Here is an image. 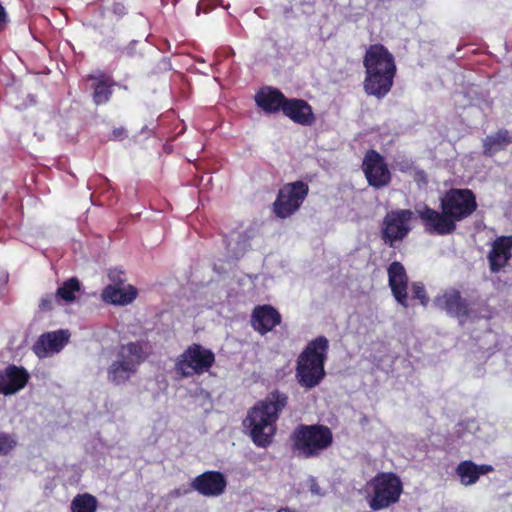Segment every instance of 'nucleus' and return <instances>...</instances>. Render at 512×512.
I'll use <instances>...</instances> for the list:
<instances>
[{"mask_svg":"<svg viewBox=\"0 0 512 512\" xmlns=\"http://www.w3.org/2000/svg\"><path fill=\"white\" fill-rule=\"evenodd\" d=\"M440 211L423 204L416 209L424 230L430 235L447 236L457 223L469 218L478 207L476 195L468 188H451L439 198Z\"/></svg>","mask_w":512,"mask_h":512,"instance_id":"obj_1","label":"nucleus"},{"mask_svg":"<svg viewBox=\"0 0 512 512\" xmlns=\"http://www.w3.org/2000/svg\"><path fill=\"white\" fill-rule=\"evenodd\" d=\"M288 395L275 389L258 400L247 412L243 425L252 442L259 448H267L277 433V422L288 405Z\"/></svg>","mask_w":512,"mask_h":512,"instance_id":"obj_2","label":"nucleus"},{"mask_svg":"<svg viewBox=\"0 0 512 512\" xmlns=\"http://www.w3.org/2000/svg\"><path fill=\"white\" fill-rule=\"evenodd\" d=\"M363 90L378 100L386 97L394 84L397 66L393 54L380 43L371 44L363 57Z\"/></svg>","mask_w":512,"mask_h":512,"instance_id":"obj_3","label":"nucleus"},{"mask_svg":"<svg viewBox=\"0 0 512 512\" xmlns=\"http://www.w3.org/2000/svg\"><path fill=\"white\" fill-rule=\"evenodd\" d=\"M329 341L325 336L308 342L296 360L295 377L305 389L318 386L326 376L325 362L328 358Z\"/></svg>","mask_w":512,"mask_h":512,"instance_id":"obj_4","label":"nucleus"},{"mask_svg":"<svg viewBox=\"0 0 512 512\" xmlns=\"http://www.w3.org/2000/svg\"><path fill=\"white\" fill-rule=\"evenodd\" d=\"M295 455L304 459L317 458L333 444L332 430L323 424H299L290 435Z\"/></svg>","mask_w":512,"mask_h":512,"instance_id":"obj_5","label":"nucleus"},{"mask_svg":"<svg viewBox=\"0 0 512 512\" xmlns=\"http://www.w3.org/2000/svg\"><path fill=\"white\" fill-rule=\"evenodd\" d=\"M369 507L373 511L386 509L397 503L403 492V483L394 472H378L369 482Z\"/></svg>","mask_w":512,"mask_h":512,"instance_id":"obj_6","label":"nucleus"},{"mask_svg":"<svg viewBox=\"0 0 512 512\" xmlns=\"http://www.w3.org/2000/svg\"><path fill=\"white\" fill-rule=\"evenodd\" d=\"M215 364V354L201 344L193 343L175 361L174 370L180 378L202 375Z\"/></svg>","mask_w":512,"mask_h":512,"instance_id":"obj_7","label":"nucleus"},{"mask_svg":"<svg viewBox=\"0 0 512 512\" xmlns=\"http://www.w3.org/2000/svg\"><path fill=\"white\" fill-rule=\"evenodd\" d=\"M414 212L410 209H396L386 213L381 223V239L391 248L403 241L411 232Z\"/></svg>","mask_w":512,"mask_h":512,"instance_id":"obj_8","label":"nucleus"},{"mask_svg":"<svg viewBox=\"0 0 512 512\" xmlns=\"http://www.w3.org/2000/svg\"><path fill=\"white\" fill-rule=\"evenodd\" d=\"M309 192L308 185L303 181L285 184L278 192L273 203V211L279 218L285 219L299 210Z\"/></svg>","mask_w":512,"mask_h":512,"instance_id":"obj_9","label":"nucleus"},{"mask_svg":"<svg viewBox=\"0 0 512 512\" xmlns=\"http://www.w3.org/2000/svg\"><path fill=\"white\" fill-rule=\"evenodd\" d=\"M362 170L368 184L376 189L386 187L391 182V172L384 157L374 149L365 153Z\"/></svg>","mask_w":512,"mask_h":512,"instance_id":"obj_10","label":"nucleus"},{"mask_svg":"<svg viewBox=\"0 0 512 512\" xmlns=\"http://www.w3.org/2000/svg\"><path fill=\"white\" fill-rule=\"evenodd\" d=\"M87 80L91 82L92 102L96 106L105 105L111 101L114 87L118 85L111 74L103 70H96L87 75Z\"/></svg>","mask_w":512,"mask_h":512,"instance_id":"obj_11","label":"nucleus"},{"mask_svg":"<svg viewBox=\"0 0 512 512\" xmlns=\"http://www.w3.org/2000/svg\"><path fill=\"white\" fill-rule=\"evenodd\" d=\"M69 339L70 333L64 329L43 333L33 344L32 350L39 358H46L59 353L69 342Z\"/></svg>","mask_w":512,"mask_h":512,"instance_id":"obj_12","label":"nucleus"},{"mask_svg":"<svg viewBox=\"0 0 512 512\" xmlns=\"http://www.w3.org/2000/svg\"><path fill=\"white\" fill-rule=\"evenodd\" d=\"M192 488L206 497H216L224 493L227 480L220 471H206L195 477Z\"/></svg>","mask_w":512,"mask_h":512,"instance_id":"obj_13","label":"nucleus"},{"mask_svg":"<svg viewBox=\"0 0 512 512\" xmlns=\"http://www.w3.org/2000/svg\"><path fill=\"white\" fill-rule=\"evenodd\" d=\"M388 284L395 300L404 308H408V275L405 267L398 261H393L388 269Z\"/></svg>","mask_w":512,"mask_h":512,"instance_id":"obj_14","label":"nucleus"},{"mask_svg":"<svg viewBox=\"0 0 512 512\" xmlns=\"http://www.w3.org/2000/svg\"><path fill=\"white\" fill-rule=\"evenodd\" d=\"M281 321L279 311L269 304L255 306L250 320L253 329L261 335L271 332Z\"/></svg>","mask_w":512,"mask_h":512,"instance_id":"obj_15","label":"nucleus"},{"mask_svg":"<svg viewBox=\"0 0 512 512\" xmlns=\"http://www.w3.org/2000/svg\"><path fill=\"white\" fill-rule=\"evenodd\" d=\"M30 375L22 366L8 365L0 370V393L12 395L22 390L28 383Z\"/></svg>","mask_w":512,"mask_h":512,"instance_id":"obj_16","label":"nucleus"},{"mask_svg":"<svg viewBox=\"0 0 512 512\" xmlns=\"http://www.w3.org/2000/svg\"><path fill=\"white\" fill-rule=\"evenodd\" d=\"M282 113L301 126H312L316 121L312 106L300 98H287Z\"/></svg>","mask_w":512,"mask_h":512,"instance_id":"obj_17","label":"nucleus"},{"mask_svg":"<svg viewBox=\"0 0 512 512\" xmlns=\"http://www.w3.org/2000/svg\"><path fill=\"white\" fill-rule=\"evenodd\" d=\"M512 236H500L495 239L488 253L490 270L499 272L512 257Z\"/></svg>","mask_w":512,"mask_h":512,"instance_id":"obj_18","label":"nucleus"},{"mask_svg":"<svg viewBox=\"0 0 512 512\" xmlns=\"http://www.w3.org/2000/svg\"><path fill=\"white\" fill-rule=\"evenodd\" d=\"M287 97L277 88L265 87L255 95V102L264 112L275 114L283 112Z\"/></svg>","mask_w":512,"mask_h":512,"instance_id":"obj_19","label":"nucleus"},{"mask_svg":"<svg viewBox=\"0 0 512 512\" xmlns=\"http://www.w3.org/2000/svg\"><path fill=\"white\" fill-rule=\"evenodd\" d=\"M147 347V342L142 340L131 341L127 344H122L118 348L117 359L123 362L134 364V368L138 370V367L148 357Z\"/></svg>","mask_w":512,"mask_h":512,"instance_id":"obj_20","label":"nucleus"},{"mask_svg":"<svg viewBox=\"0 0 512 512\" xmlns=\"http://www.w3.org/2000/svg\"><path fill=\"white\" fill-rule=\"evenodd\" d=\"M137 295L138 291L132 285H107L103 289L101 297L106 303L124 306L132 303Z\"/></svg>","mask_w":512,"mask_h":512,"instance_id":"obj_21","label":"nucleus"},{"mask_svg":"<svg viewBox=\"0 0 512 512\" xmlns=\"http://www.w3.org/2000/svg\"><path fill=\"white\" fill-rule=\"evenodd\" d=\"M494 468L488 464L477 465L471 460L460 462L455 471L464 486L475 484L480 476L492 472Z\"/></svg>","mask_w":512,"mask_h":512,"instance_id":"obj_22","label":"nucleus"},{"mask_svg":"<svg viewBox=\"0 0 512 512\" xmlns=\"http://www.w3.org/2000/svg\"><path fill=\"white\" fill-rule=\"evenodd\" d=\"M444 309L454 317H467L470 314L468 301L461 296L460 291L452 289L443 294Z\"/></svg>","mask_w":512,"mask_h":512,"instance_id":"obj_23","label":"nucleus"},{"mask_svg":"<svg viewBox=\"0 0 512 512\" xmlns=\"http://www.w3.org/2000/svg\"><path fill=\"white\" fill-rule=\"evenodd\" d=\"M512 143V135L506 129H499L495 134L488 135L483 141V154L492 157L503 151Z\"/></svg>","mask_w":512,"mask_h":512,"instance_id":"obj_24","label":"nucleus"},{"mask_svg":"<svg viewBox=\"0 0 512 512\" xmlns=\"http://www.w3.org/2000/svg\"><path fill=\"white\" fill-rule=\"evenodd\" d=\"M137 372L134 364L115 360L107 370L108 379L110 382L119 385L123 384L130 379V377Z\"/></svg>","mask_w":512,"mask_h":512,"instance_id":"obj_25","label":"nucleus"},{"mask_svg":"<svg viewBox=\"0 0 512 512\" xmlns=\"http://www.w3.org/2000/svg\"><path fill=\"white\" fill-rule=\"evenodd\" d=\"M97 498L90 493H79L71 501L70 512H96Z\"/></svg>","mask_w":512,"mask_h":512,"instance_id":"obj_26","label":"nucleus"},{"mask_svg":"<svg viewBox=\"0 0 512 512\" xmlns=\"http://www.w3.org/2000/svg\"><path fill=\"white\" fill-rule=\"evenodd\" d=\"M81 290V283L78 278L71 277L65 280L61 286L58 287L56 295L58 299L66 303H71L76 299V294Z\"/></svg>","mask_w":512,"mask_h":512,"instance_id":"obj_27","label":"nucleus"},{"mask_svg":"<svg viewBox=\"0 0 512 512\" xmlns=\"http://www.w3.org/2000/svg\"><path fill=\"white\" fill-rule=\"evenodd\" d=\"M16 446L17 440L13 435L0 432V456L8 455Z\"/></svg>","mask_w":512,"mask_h":512,"instance_id":"obj_28","label":"nucleus"},{"mask_svg":"<svg viewBox=\"0 0 512 512\" xmlns=\"http://www.w3.org/2000/svg\"><path fill=\"white\" fill-rule=\"evenodd\" d=\"M56 302H60L56 294H45L44 296L41 297L39 301V310L41 312H50L54 309V305Z\"/></svg>","mask_w":512,"mask_h":512,"instance_id":"obj_29","label":"nucleus"},{"mask_svg":"<svg viewBox=\"0 0 512 512\" xmlns=\"http://www.w3.org/2000/svg\"><path fill=\"white\" fill-rule=\"evenodd\" d=\"M412 294L414 299H418L420 304L423 306H427L429 302V297L427 296L425 287L421 282H413L412 283Z\"/></svg>","mask_w":512,"mask_h":512,"instance_id":"obj_30","label":"nucleus"},{"mask_svg":"<svg viewBox=\"0 0 512 512\" xmlns=\"http://www.w3.org/2000/svg\"><path fill=\"white\" fill-rule=\"evenodd\" d=\"M110 12L116 17L117 20H119L128 13V10L123 0H114L111 4Z\"/></svg>","mask_w":512,"mask_h":512,"instance_id":"obj_31","label":"nucleus"},{"mask_svg":"<svg viewBox=\"0 0 512 512\" xmlns=\"http://www.w3.org/2000/svg\"><path fill=\"white\" fill-rule=\"evenodd\" d=\"M108 277L112 282L111 285L122 286L126 281L125 273L118 269L109 270Z\"/></svg>","mask_w":512,"mask_h":512,"instance_id":"obj_32","label":"nucleus"},{"mask_svg":"<svg viewBox=\"0 0 512 512\" xmlns=\"http://www.w3.org/2000/svg\"><path fill=\"white\" fill-rule=\"evenodd\" d=\"M127 137V131L123 127L114 128L110 134V139L114 141H122Z\"/></svg>","mask_w":512,"mask_h":512,"instance_id":"obj_33","label":"nucleus"},{"mask_svg":"<svg viewBox=\"0 0 512 512\" xmlns=\"http://www.w3.org/2000/svg\"><path fill=\"white\" fill-rule=\"evenodd\" d=\"M9 23L8 13L5 7L0 3V32L4 31Z\"/></svg>","mask_w":512,"mask_h":512,"instance_id":"obj_34","label":"nucleus"},{"mask_svg":"<svg viewBox=\"0 0 512 512\" xmlns=\"http://www.w3.org/2000/svg\"><path fill=\"white\" fill-rule=\"evenodd\" d=\"M277 512H296V510L291 509L289 507H282V508L278 509Z\"/></svg>","mask_w":512,"mask_h":512,"instance_id":"obj_35","label":"nucleus"},{"mask_svg":"<svg viewBox=\"0 0 512 512\" xmlns=\"http://www.w3.org/2000/svg\"><path fill=\"white\" fill-rule=\"evenodd\" d=\"M120 88L124 89V90H127L128 89V86L127 85H118Z\"/></svg>","mask_w":512,"mask_h":512,"instance_id":"obj_36","label":"nucleus"}]
</instances>
